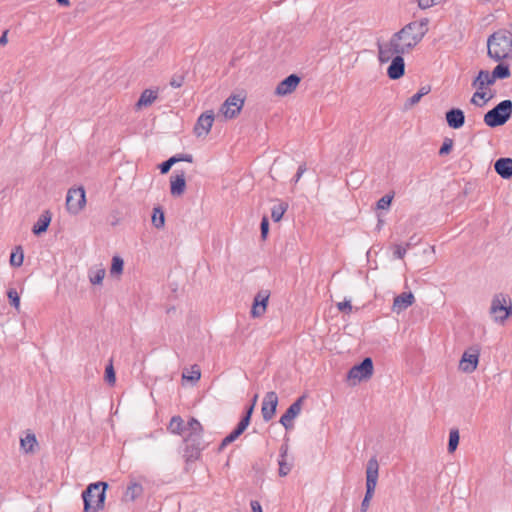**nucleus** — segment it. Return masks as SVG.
I'll list each match as a JSON object with an SVG mask.
<instances>
[{"label": "nucleus", "mask_w": 512, "mask_h": 512, "mask_svg": "<svg viewBox=\"0 0 512 512\" xmlns=\"http://www.w3.org/2000/svg\"><path fill=\"white\" fill-rule=\"evenodd\" d=\"M411 26L406 29H401L394 33L391 39L386 43L377 42L378 58L381 63L389 62L394 56H403L405 53H409L415 47V41L413 43H403L401 37H403Z\"/></svg>", "instance_id": "1"}, {"label": "nucleus", "mask_w": 512, "mask_h": 512, "mask_svg": "<svg viewBox=\"0 0 512 512\" xmlns=\"http://www.w3.org/2000/svg\"><path fill=\"white\" fill-rule=\"evenodd\" d=\"M487 54L494 61L512 58V32L499 29L488 37Z\"/></svg>", "instance_id": "2"}, {"label": "nucleus", "mask_w": 512, "mask_h": 512, "mask_svg": "<svg viewBox=\"0 0 512 512\" xmlns=\"http://www.w3.org/2000/svg\"><path fill=\"white\" fill-rule=\"evenodd\" d=\"M108 483L99 481L89 484L82 492L83 512H99L103 510Z\"/></svg>", "instance_id": "3"}, {"label": "nucleus", "mask_w": 512, "mask_h": 512, "mask_svg": "<svg viewBox=\"0 0 512 512\" xmlns=\"http://www.w3.org/2000/svg\"><path fill=\"white\" fill-rule=\"evenodd\" d=\"M512 116V101L509 99L499 102L484 115V123L490 128L503 126Z\"/></svg>", "instance_id": "4"}, {"label": "nucleus", "mask_w": 512, "mask_h": 512, "mask_svg": "<svg viewBox=\"0 0 512 512\" xmlns=\"http://www.w3.org/2000/svg\"><path fill=\"white\" fill-rule=\"evenodd\" d=\"M379 474V464L376 456L371 457L366 466V492L361 502V511L367 512L370 501L374 495Z\"/></svg>", "instance_id": "5"}, {"label": "nucleus", "mask_w": 512, "mask_h": 512, "mask_svg": "<svg viewBox=\"0 0 512 512\" xmlns=\"http://www.w3.org/2000/svg\"><path fill=\"white\" fill-rule=\"evenodd\" d=\"M183 442L185 444L183 458L186 463H192L199 460L202 451L207 446L203 441V437L185 436L183 438Z\"/></svg>", "instance_id": "6"}, {"label": "nucleus", "mask_w": 512, "mask_h": 512, "mask_svg": "<svg viewBox=\"0 0 512 512\" xmlns=\"http://www.w3.org/2000/svg\"><path fill=\"white\" fill-rule=\"evenodd\" d=\"M428 22L427 18H423L420 21H413L405 25L402 29H406L411 26V29L406 32V34L401 37V41L403 43L415 41V46L422 40L425 34L428 31Z\"/></svg>", "instance_id": "7"}, {"label": "nucleus", "mask_w": 512, "mask_h": 512, "mask_svg": "<svg viewBox=\"0 0 512 512\" xmlns=\"http://www.w3.org/2000/svg\"><path fill=\"white\" fill-rule=\"evenodd\" d=\"M86 204V194L82 186L70 188L66 196V208L71 214H78Z\"/></svg>", "instance_id": "8"}, {"label": "nucleus", "mask_w": 512, "mask_h": 512, "mask_svg": "<svg viewBox=\"0 0 512 512\" xmlns=\"http://www.w3.org/2000/svg\"><path fill=\"white\" fill-rule=\"evenodd\" d=\"M490 313L494 316L495 321L504 322L509 316L512 315V305L506 304V298L503 294L495 295L492 299Z\"/></svg>", "instance_id": "9"}, {"label": "nucleus", "mask_w": 512, "mask_h": 512, "mask_svg": "<svg viewBox=\"0 0 512 512\" xmlns=\"http://www.w3.org/2000/svg\"><path fill=\"white\" fill-rule=\"evenodd\" d=\"M495 81L496 80L492 78V74L488 70H480L478 76L472 82V86L476 88L477 91L472 96L471 103L481 106V104L476 101V97L485 98L486 93L484 90L487 86L493 85Z\"/></svg>", "instance_id": "10"}, {"label": "nucleus", "mask_w": 512, "mask_h": 512, "mask_svg": "<svg viewBox=\"0 0 512 512\" xmlns=\"http://www.w3.org/2000/svg\"><path fill=\"white\" fill-rule=\"evenodd\" d=\"M373 370L374 367L372 359L370 357H366L348 371L347 378L357 379L358 381L366 380L371 378Z\"/></svg>", "instance_id": "11"}, {"label": "nucleus", "mask_w": 512, "mask_h": 512, "mask_svg": "<svg viewBox=\"0 0 512 512\" xmlns=\"http://www.w3.org/2000/svg\"><path fill=\"white\" fill-rule=\"evenodd\" d=\"M244 105V97L239 94L230 95L221 105L220 112L226 119L235 118Z\"/></svg>", "instance_id": "12"}, {"label": "nucleus", "mask_w": 512, "mask_h": 512, "mask_svg": "<svg viewBox=\"0 0 512 512\" xmlns=\"http://www.w3.org/2000/svg\"><path fill=\"white\" fill-rule=\"evenodd\" d=\"M306 395L296 399L280 417L279 422L288 431L294 428L293 420L300 414Z\"/></svg>", "instance_id": "13"}, {"label": "nucleus", "mask_w": 512, "mask_h": 512, "mask_svg": "<svg viewBox=\"0 0 512 512\" xmlns=\"http://www.w3.org/2000/svg\"><path fill=\"white\" fill-rule=\"evenodd\" d=\"M480 348L472 346L465 351L459 363V369L465 373H472L477 369L479 363Z\"/></svg>", "instance_id": "14"}, {"label": "nucleus", "mask_w": 512, "mask_h": 512, "mask_svg": "<svg viewBox=\"0 0 512 512\" xmlns=\"http://www.w3.org/2000/svg\"><path fill=\"white\" fill-rule=\"evenodd\" d=\"M269 297V290H260L255 295L250 311L252 318H259L265 314L268 306Z\"/></svg>", "instance_id": "15"}, {"label": "nucleus", "mask_w": 512, "mask_h": 512, "mask_svg": "<svg viewBox=\"0 0 512 512\" xmlns=\"http://www.w3.org/2000/svg\"><path fill=\"white\" fill-rule=\"evenodd\" d=\"M278 396L276 392H267L262 401L261 413L265 422L270 421L276 414Z\"/></svg>", "instance_id": "16"}, {"label": "nucleus", "mask_w": 512, "mask_h": 512, "mask_svg": "<svg viewBox=\"0 0 512 512\" xmlns=\"http://www.w3.org/2000/svg\"><path fill=\"white\" fill-rule=\"evenodd\" d=\"M214 112L212 110L202 113L194 126V133L197 137L206 136L213 125Z\"/></svg>", "instance_id": "17"}, {"label": "nucleus", "mask_w": 512, "mask_h": 512, "mask_svg": "<svg viewBox=\"0 0 512 512\" xmlns=\"http://www.w3.org/2000/svg\"><path fill=\"white\" fill-rule=\"evenodd\" d=\"M301 78L297 74H290L280 81L275 89V94L285 96L292 93L299 85Z\"/></svg>", "instance_id": "18"}, {"label": "nucleus", "mask_w": 512, "mask_h": 512, "mask_svg": "<svg viewBox=\"0 0 512 512\" xmlns=\"http://www.w3.org/2000/svg\"><path fill=\"white\" fill-rule=\"evenodd\" d=\"M387 68V75L391 80L400 79L405 73V62L403 56H394Z\"/></svg>", "instance_id": "19"}, {"label": "nucleus", "mask_w": 512, "mask_h": 512, "mask_svg": "<svg viewBox=\"0 0 512 512\" xmlns=\"http://www.w3.org/2000/svg\"><path fill=\"white\" fill-rule=\"evenodd\" d=\"M447 125L452 129H460L465 124V114L460 108H451L445 113Z\"/></svg>", "instance_id": "20"}, {"label": "nucleus", "mask_w": 512, "mask_h": 512, "mask_svg": "<svg viewBox=\"0 0 512 512\" xmlns=\"http://www.w3.org/2000/svg\"><path fill=\"white\" fill-rule=\"evenodd\" d=\"M414 301L415 297L412 292H403L394 298L393 311L400 313L410 307Z\"/></svg>", "instance_id": "21"}, {"label": "nucleus", "mask_w": 512, "mask_h": 512, "mask_svg": "<svg viewBox=\"0 0 512 512\" xmlns=\"http://www.w3.org/2000/svg\"><path fill=\"white\" fill-rule=\"evenodd\" d=\"M495 172L503 179H509L512 177V158L502 157L494 163Z\"/></svg>", "instance_id": "22"}, {"label": "nucleus", "mask_w": 512, "mask_h": 512, "mask_svg": "<svg viewBox=\"0 0 512 512\" xmlns=\"http://www.w3.org/2000/svg\"><path fill=\"white\" fill-rule=\"evenodd\" d=\"M186 188V180L185 173L181 171L179 174L175 176H171L170 178V193L173 196H181L185 192Z\"/></svg>", "instance_id": "23"}, {"label": "nucleus", "mask_w": 512, "mask_h": 512, "mask_svg": "<svg viewBox=\"0 0 512 512\" xmlns=\"http://www.w3.org/2000/svg\"><path fill=\"white\" fill-rule=\"evenodd\" d=\"M52 219V214L49 210L44 211L38 218L37 222L33 225L32 232L34 235L39 236L48 230Z\"/></svg>", "instance_id": "24"}, {"label": "nucleus", "mask_w": 512, "mask_h": 512, "mask_svg": "<svg viewBox=\"0 0 512 512\" xmlns=\"http://www.w3.org/2000/svg\"><path fill=\"white\" fill-rule=\"evenodd\" d=\"M157 93H158L157 90L145 89L141 93V95L136 103V107L138 109H140L142 107L150 106L157 99Z\"/></svg>", "instance_id": "25"}, {"label": "nucleus", "mask_w": 512, "mask_h": 512, "mask_svg": "<svg viewBox=\"0 0 512 512\" xmlns=\"http://www.w3.org/2000/svg\"><path fill=\"white\" fill-rule=\"evenodd\" d=\"M167 429L175 435H183L186 431V424L181 416L175 415L171 418Z\"/></svg>", "instance_id": "26"}, {"label": "nucleus", "mask_w": 512, "mask_h": 512, "mask_svg": "<svg viewBox=\"0 0 512 512\" xmlns=\"http://www.w3.org/2000/svg\"><path fill=\"white\" fill-rule=\"evenodd\" d=\"M186 430L188 431L186 436L203 437L204 434L202 424L194 417L189 418L186 424Z\"/></svg>", "instance_id": "27"}, {"label": "nucleus", "mask_w": 512, "mask_h": 512, "mask_svg": "<svg viewBox=\"0 0 512 512\" xmlns=\"http://www.w3.org/2000/svg\"><path fill=\"white\" fill-rule=\"evenodd\" d=\"M287 450H288V448L286 445H282L280 447V459L278 461V464H279L278 472L281 477L288 475L292 468V465L288 464L286 462Z\"/></svg>", "instance_id": "28"}, {"label": "nucleus", "mask_w": 512, "mask_h": 512, "mask_svg": "<svg viewBox=\"0 0 512 512\" xmlns=\"http://www.w3.org/2000/svg\"><path fill=\"white\" fill-rule=\"evenodd\" d=\"M35 445H37V439L33 433H28L24 438L20 439V446L25 453H32Z\"/></svg>", "instance_id": "29"}, {"label": "nucleus", "mask_w": 512, "mask_h": 512, "mask_svg": "<svg viewBox=\"0 0 512 512\" xmlns=\"http://www.w3.org/2000/svg\"><path fill=\"white\" fill-rule=\"evenodd\" d=\"M152 224L155 228L161 229L165 225V214L164 210L161 206H156L153 208L152 213Z\"/></svg>", "instance_id": "30"}, {"label": "nucleus", "mask_w": 512, "mask_h": 512, "mask_svg": "<svg viewBox=\"0 0 512 512\" xmlns=\"http://www.w3.org/2000/svg\"><path fill=\"white\" fill-rule=\"evenodd\" d=\"M492 78L497 79H506L510 77L511 72L508 64L499 63L491 72Z\"/></svg>", "instance_id": "31"}, {"label": "nucleus", "mask_w": 512, "mask_h": 512, "mask_svg": "<svg viewBox=\"0 0 512 512\" xmlns=\"http://www.w3.org/2000/svg\"><path fill=\"white\" fill-rule=\"evenodd\" d=\"M430 91H431V87L430 86H423V87H421L416 94L411 96L406 101L405 107L406 108H410V107L414 106L415 104H417L421 100V98L423 96L427 95Z\"/></svg>", "instance_id": "32"}, {"label": "nucleus", "mask_w": 512, "mask_h": 512, "mask_svg": "<svg viewBox=\"0 0 512 512\" xmlns=\"http://www.w3.org/2000/svg\"><path fill=\"white\" fill-rule=\"evenodd\" d=\"M24 261V251L21 246H16L10 255V265L20 267Z\"/></svg>", "instance_id": "33"}, {"label": "nucleus", "mask_w": 512, "mask_h": 512, "mask_svg": "<svg viewBox=\"0 0 512 512\" xmlns=\"http://www.w3.org/2000/svg\"><path fill=\"white\" fill-rule=\"evenodd\" d=\"M288 209V203L286 202H280L279 204L277 205H274L271 209V218L274 222H279L284 213L287 211Z\"/></svg>", "instance_id": "34"}, {"label": "nucleus", "mask_w": 512, "mask_h": 512, "mask_svg": "<svg viewBox=\"0 0 512 512\" xmlns=\"http://www.w3.org/2000/svg\"><path fill=\"white\" fill-rule=\"evenodd\" d=\"M460 435L459 430L457 428H453L449 432V441H448V452L453 453L456 451L459 445Z\"/></svg>", "instance_id": "35"}, {"label": "nucleus", "mask_w": 512, "mask_h": 512, "mask_svg": "<svg viewBox=\"0 0 512 512\" xmlns=\"http://www.w3.org/2000/svg\"><path fill=\"white\" fill-rule=\"evenodd\" d=\"M123 268H124V261H123V259L120 256H118V255L113 256L112 263H111V269H110L111 275H120V274H122Z\"/></svg>", "instance_id": "36"}, {"label": "nucleus", "mask_w": 512, "mask_h": 512, "mask_svg": "<svg viewBox=\"0 0 512 512\" xmlns=\"http://www.w3.org/2000/svg\"><path fill=\"white\" fill-rule=\"evenodd\" d=\"M143 491V488L140 484L138 483H132L131 485H129L127 487V490H126V497H129L130 500H135L138 496H140V494L142 493Z\"/></svg>", "instance_id": "37"}, {"label": "nucleus", "mask_w": 512, "mask_h": 512, "mask_svg": "<svg viewBox=\"0 0 512 512\" xmlns=\"http://www.w3.org/2000/svg\"><path fill=\"white\" fill-rule=\"evenodd\" d=\"M241 435L239 432L236 431V429H233L232 432H230L220 443L218 447V452H221L226 446L233 443L236 439H238Z\"/></svg>", "instance_id": "38"}, {"label": "nucleus", "mask_w": 512, "mask_h": 512, "mask_svg": "<svg viewBox=\"0 0 512 512\" xmlns=\"http://www.w3.org/2000/svg\"><path fill=\"white\" fill-rule=\"evenodd\" d=\"M105 381L111 386L116 382V373L112 362H110L105 368Z\"/></svg>", "instance_id": "39"}, {"label": "nucleus", "mask_w": 512, "mask_h": 512, "mask_svg": "<svg viewBox=\"0 0 512 512\" xmlns=\"http://www.w3.org/2000/svg\"><path fill=\"white\" fill-rule=\"evenodd\" d=\"M393 197L394 195L393 194H386L384 195L383 197H381L378 201H377V208L378 209H381V210H384V209H388L389 206L391 205V202L393 200Z\"/></svg>", "instance_id": "40"}, {"label": "nucleus", "mask_w": 512, "mask_h": 512, "mask_svg": "<svg viewBox=\"0 0 512 512\" xmlns=\"http://www.w3.org/2000/svg\"><path fill=\"white\" fill-rule=\"evenodd\" d=\"M453 148V140L451 138H445L440 149H439V155L445 156L448 155Z\"/></svg>", "instance_id": "41"}, {"label": "nucleus", "mask_w": 512, "mask_h": 512, "mask_svg": "<svg viewBox=\"0 0 512 512\" xmlns=\"http://www.w3.org/2000/svg\"><path fill=\"white\" fill-rule=\"evenodd\" d=\"M105 276V269H98L89 275L90 282L94 285L101 284Z\"/></svg>", "instance_id": "42"}, {"label": "nucleus", "mask_w": 512, "mask_h": 512, "mask_svg": "<svg viewBox=\"0 0 512 512\" xmlns=\"http://www.w3.org/2000/svg\"><path fill=\"white\" fill-rule=\"evenodd\" d=\"M7 296L9 299V303L11 306L15 307L16 309L19 308L20 305V297L15 289H9L7 292Z\"/></svg>", "instance_id": "43"}, {"label": "nucleus", "mask_w": 512, "mask_h": 512, "mask_svg": "<svg viewBox=\"0 0 512 512\" xmlns=\"http://www.w3.org/2000/svg\"><path fill=\"white\" fill-rule=\"evenodd\" d=\"M249 424H250V421L248 419V416L241 417L240 421L238 422V424L236 425V427L234 429H236V431L239 432L240 435H242L244 433V431L247 429V427L249 426Z\"/></svg>", "instance_id": "44"}, {"label": "nucleus", "mask_w": 512, "mask_h": 512, "mask_svg": "<svg viewBox=\"0 0 512 512\" xmlns=\"http://www.w3.org/2000/svg\"><path fill=\"white\" fill-rule=\"evenodd\" d=\"M393 255L395 258L397 259H403L406 252H407V248L403 247L402 245H399V244H395L393 246Z\"/></svg>", "instance_id": "45"}, {"label": "nucleus", "mask_w": 512, "mask_h": 512, "mask_svg": "<svg viewBox=\"0 0 512 512\" xmlns=\"http://www.w3.org/2000/svg\"><path fill=\"white\" fill-rule=\"evenodd\" d=\"M173 165H174V159H171V157H170L169 159H167L166 161L162 162L159 165L160 173L167 174Z\"/></svg>", "instance_id": "46"}, {"label": "nucleus", "mask_w": 512, "mask_h": 512, "mask_svg": "<svg viewBox=\"0 0 512 512\" xmlns=\"http://www.w3.org/2000/svg\"><path fill=\"white\" fill-rule=\"evenodd\" d=\"M171 159H174V164L185 161L192 163L193 162V156L191 154H176L171 157Z\"/></svg>", "instance_id": "47"}, {"label": "nucleus", "mask_w": 512, "mask_h": 512, "mask_svg": "<svg viewBox=\"0 0 512 512\" xmlns=\"http://www.w3.org/2000/svg\"><path fill=\"white\" fill-rule=\"evenodd\" d=\"M260 231H261V237L265 239L269 232V221L266 216H264L260 223Z\"/></svg>", "instance_id": "48"}, {"label": "nucleus", "mask_w": 512, "mask_h": 512, "mask_svg": "<svg viewBox=\"0 0 512 512\" xmlns=\"http://www.w3.org/2000/svg\"><path fill=\"white\" fill-rule=\"evenodd\" d=\"M337 308L339 311L346 312L348 314L351 313V311H352V305L349 300H344L343 302H339L337 304Z\"/></svg>", "instance_id": "49"}, {"label": "nucleus", "mask_w": 512, "mask_h": 512, "mask_svg": "<svg viewBox=\"0 0 512 512\" xmlns=\"http://www.w3.org/2000/svg\"><path fill=\"white\" fill-rule=\"evenodd\" d=\"M184 83V76L183 75H175L170 80V85L173 88H180Z\"/></svg>", "instance_id": "50"}, {"label": "nucleus", "mask_w": 512, "mask_h": 512, "mask_svg": "<svg viewBox=\"0 0 512 512\" xmlns=\"http://www.w3.org/2000/svg\"><path fill=\"white\" fill-rule=\"evenodd\" d=\"M201 377V372L200 370L197 368V366H193L192 367V373H191V376L187 377L185 374H183V378L185 379H189V380H194V381H198Z\"/></svg>", "instance_id": "51"}, {"label": "nucleus", "mask_w": 512, "mask_h": 512, "mask_svg": "<svg viewBox=\"0 0 512 512\" xmlns=\"http://www.w3.org/2000/svg\"><path fill=\"white\" fill-rule=\"evenodd\" d=\"M436 4L435 0H418L420 9H428Z\"/></svg>", "instance_id": "52"}, {"label": "nucleus", "mask_w": 512, "mask_h": 512, "mask_svg": "<svg viewBox=\"0 0 512 512\" xmlns=\"http://www.w3.org/2000/svg\"><path fill=\"white\" fill-rule=\"evenodd\" d=\"M306 171V164L303 163L301 164L298 169H297V172H296V175L294 177V182L297 183L300 178L302 177L303 173Z\"/></svg>", "instance_id": "53"}, {"label": "nucleus", "mask_w": 512, "mask_h": 512, "mask_svg": "<svg viewBox=\"0 0 512 512\" xmlns=\"http://www.w3.org/2000/svg\"><path fill=\"white\" fill-rule=\"evenodd\" d=\"M306 171V164L303 163L301 164L298 169H297V172H296V175L294 177V182L297 183L300 178L302 177L303 173Z\"/></svg>", "instance_id": "54"}, {"label": "nucleus", "mask_w": 512, "mask_h": 512, "mask_svg": "<svg viewBox=\"0 0 512 512\" xmlns=\"http://www.w3.org/2000/svg\"><path fill=\"white\" fill-rule=\"evenodd\" d=\"M252 512H262L261 504L257 500H252L250 502Z\"/></svg>", "instance_id": "55"}, {"label": "nucleus", "mask_w": 512, "mask_h": 512, "mask_svg": "<svg viewBox=\"0 0 512 512\" xmlns=\"http://www.w3.org/2000/svg\"><path fill=\"white\" fill-rule=\"evenodd\" d=\"M253 411H254L253 405L247 406L242 417H247L248 416V419L251 422V417H252Z\"/></svg>", "instance_id": "56"}, {"label": "nucleus", "mask_w": 512, "mask_h": 512, "mask_svg": "<svg viewBox=\"0 0 512 512\" xmlns=\"http://www.w3.org/2000/svg\"><path fill=\"white\" fill-rule=\"evenodd\" d=\"M8 30H5L0 36V45L5 46L8 42Z\"/></svg>", "instance_id": "57"}, {"label": "nucleus", "mask_w": 512, "mask_h": 512, "mask_svg": "<svg viewBox=\"0 0 512 512\" xmlns=\"http://www.w3.org/2000/svg\"><path fill=\"white\" fill-rule=\"evenodd\" d=\"M56 2L63 7H69L70 1L69 0H56Z\"/></svg>", "instance_id": "58"}, {"label": "nucleus", "mask_w": 512, "mask_h": 512, "mask_svg": "<svg viewBox=\"0 0 512 512\" xmlns=\"http://www.w3.org/2000/svg\"><path fill=\"white\" fill-rule=\"evenodd\" d=\"M257 399H258V395L256 394V395H254L250 405H253V407H255Z\"/></svg>", "instance_id": "59"}, {"label": "nucleus", "mask_w": 512, "mask_h": 512, "mask_svg": "<svg viewBox=\"0 0 512 512\" xmlns=\"http://www.w3.org/2000/svg\"><path fill=\"white\" fill-rule=\"evenodd\" d=\"M410 245H411L410 243H407L404 247L408 249V248H410Z\"/></svg>", "instance_id": "60"}]
</instances>
